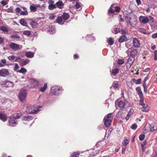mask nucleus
Instances as JSON below:
<instances>
[{"mask_svg":"<svg viewBox=\"0 0 157 157\" xmlns=\"http://www.w3.org/2000/svg\"><path fill=\"white\" fill-rule=\"evenodd\" d=\"M145 138V135L144 134L140 135L139 136V140L142 141L144 140Z\"/></svg>","mask_w":157,"mask_h":157,"instance_id":"49","label":"nucleus"},{"mask_svg":"<svg viewBox=\"0 0 157 157\" xmlns=\"http://www.w3.org/2000/svg\"><path fill=\"white\" fill-rule=\"evenodd\" d=\"M30 25L33 28H36L38 25V23L37 21H32L30 23Z\"/></svg>","mask_w":157,"mask_h":157,"instance_id":"24","label":"nucleus"},{"mask_svg":"<svg viewBox=\"0 0 157 157\" xmlns=\"http://www.w3.org/2000/svg\"><path fill=\"white\" fill-rule=\"evenodd\" d=\"M10 47L14 51L21 50L22 48V46L14 43H11L9 45Z\"/></svg>","mask_w":157,"mask_h":157,"instance_id":"5","label":"nucleus"},{"mask_svg":"<svg viewBox=\"0 0 157 157\" xmlns=\"http://www.w3.org/2000/svg\"><path fill=\"white\" fill-rule=\"evenodd\" d=\"M133 46L135 48H139L140 46V40L138 38L135 37L132 40Z\"/></svg>","mask_w":157,"mask_h":157,"instance_id":"6","label":"nucleus"},{"mask_svg":"<svg viewBox=\"0 0 157 157\" xmlns=\"http://www.w3.org/2000/svg\"><path fill=\"white\" fill-rule=\"evenodd\" d=\"M51 92L55 95H58L62 92V88L57 86H55L52 87L51 89Z\"/></svg>","mask_w":157,"mask_h":157,"instance_id":"2","label":"nucleus"},{"mask_svg":"<svg viewBox=\"0 0 157 157\" xmlns=\"http://www.w3.org/2000/svg\"><path fill=\"white\" fill-rule=\"evenodd\" d=\"M25 56L28 58H32L34 56V53L31 52H26Z\"/></svg>","mask_w":157,"mask_h":157,"instance_id":"25","label":"nucleus"},{"mask_svg":"<svg viewBox=\"0 0 157 157\" xmlns=\"http://www.w3.org/2000/svg\"><path fill=\"white\" fill-rule=\"evenodd\" d=\"M48 3L49 5L54 4V1L52 0H49L48 1Z\"/></svg>","mask_w":157,"mask_h":157,"instance_id":"64","label":"nucleus"},{"mask_svg":"<svg viewBox=\"0 0 157 157\" xmlns=\"http://www.w3.org/2000/svg\"><path fill=\"white\" fill-rule=\"evenodd\" d=\"M30 62V60L28 59H21L19 62L20 65L23 66L26 65Z\"/></svg>","mask_w":157,"mask_h":157,"instance_id":"12","label":"nucleus"},{"mask_svg":"<svg viewBox=\"0 0 157 157\" xmlns=\"http://www.w3.org/2000/svg\"><path fill=\"white\" fill-rule=\"evenodd\" d=\"M27 96V93L25 89H21L18 95L19 98L21 102L24 101Z\"/></svg>","mask_w":157,"mask_h":157,"instance_id":"4","label":"nucleus"},{"mask_svg":"<svg viewBox=\"0 0 157 157\" xmlns=\"http://www.w3.org/2000/svg\"><path fill=\"white\" fill-rule=\"evenodd\" d=\"M76 3L75 5V7L77 9H79L81 7V5L79 4L77 2H76Z\"/></svg>","mask_w":157,"mask_h":157,"instance_id":"56","label":"nucleus"},{"mask_svg":"<svg viewBox=\"0 0 157 157\" xmlns=\"http://www.w3.org/2000/svg\"><path fill=\"white\" fill-rule=\"evenodd\" d=\"M23 34L25 35L29 36L31 34V32L30 31H29L26 30L23 32Z\"/></svg>","mask_w":157,"mask_h":157,"instance_id":"42","label":"nucleus"},{"mask_svg":"<svg viewBox=\"0 0 157 157\" xmlns=\"http://www.w3.org/2000/svg\"><path fill=\"white\" fill-rule=\"evenodd\" d=\"M134 59L135 58L130 56L128 59L127 65L130 67L132 64Z\"/></svg>","mask_w":157,"mask_h":157,"instance_id":"16","label":"nucleus"},{"mask_svg":"<svg viewBox=\"0 0 157 157\" xmlns=\"http://www.w3.org/2000/svg\"><path fill=\"white\" fill-rule=\"evenodd\" d=\"M113 33L116 34L120 32V30L118 28H116L113 29Z\"/></svg>","mask_w":157,"mask_h":157,"instance_id":"47","label":"nucleus"},{"mask_svg":"<svg viewBox=\"0 0 157 157\" xmlns=\"http://www.w3.org/2000/svg\"><path fill=\"white\" fill-rule=\"evenodd\" d=\"M79 154V153L78 152H74L71 154L70 157H78Z\"/></svg>","mask_w":157,"mask_h":157,"instance_id":"38","label":"nucleus"},{"mask_svg":"<svg viewBox=\"0 0 157 157\" xmlns=\"http://www.w3.org/2000/svg\"><path fill=\"white\" fill-rule=\"evenodd\" d=\"M141 78H139V79H138L135 82L136 84H139L141 82Z\"/></svg>","mask_w":157,"mask_h":157,"instance_id":"57","label":"nucleus"},{"mask_svg":"<svg viewBox=\"0 0 157 157\" xmlns=\"http://www.w3.org/2000/svg\"><path fill=\"white\" fill-rule=\"evenodd\" d=\"M4 41V39L1 37H0V44H2L3 43Z\"/></svg>","mask_w":157,"mask_h":157,"instance_id":"62","label":"nucleus"},{"mask_svg":"<svg viewBox=\"0 0 157 157\" xmlns=\"http://www.w3.org/2000/svg\"><path fill=\"white\" fill-rule=\"evenodd\" d=\"M47 84L45 83L44 84V86L40 88V91L41 92H44L45 90L47 88Z\"/></svg>","mask_w":157,"mask_h":157,"instance_id":"33","label":"nucleus"},{"mask_svg":"<svg viewBox=\"0 0 157 157\" xmlns=\"http://www.w3.org/2000/svg\"><path fill=\"white\" fill-rule=\"evenodd\" d=\"M148 79V75H147L144 78V80L143 81V84H146L145 82Z\"/></svg>","mask_w":157,"mask_h":157,"instance_id":"59","label":"nucleus"},{"mask_svg":"<svg viewBox=\"0 0 157 157\" xmlns=\"http://www.w3.org/2000/svg\"><path fill=\"white\" fill-rule=\"evenodd\" d=\"M20 14L22 15H27L28 14V13L27 10H25L21 12Z\"/></svg>","mask_w":157,"mask_h":157,"instance_id":"46","label":"nucleus"},{"mask_svg":"<svg viewBox=\"0 0 157 157\" xmlns=\"http://www.w3.org/2000/svg\"><path fill=\"white\" fill-rule=\"evenodd\" d=\"M21 59V58L19 57L16 56L15 59H14L13 61L14 62H17L18 60Z\"/></svg>","mask_w":157,"mask_h":157,"instance_id":"60","label":"nucleus"},{"mask_svg":"<svg viewBox=\"0 0 157 157\" xmlns=\"http://www.w3.org/2000/svg\"><path fill=\"white\" fill-rule=\"evenodd\" d=\"M127 40V38L125 35H123L119 39V42L122 43L126 41Z\"/></svg>","mask_w":157,"mask_h":157,"instance_id":"26","label":"nucleus"},{"mask_svg":"<svg viewBox=\"0 0 157 157\" xmlns=\"http://www.w3.org/2000/svg\"><path fill=\"white\" fill-rule=\"evenodd\" d=\"M40 5L39 4L36 5H30V11L32 12H35L36 11L37 7H40Z\"/></svg>","mask_w":157,"mask_h":157,"instance_id":"8","label":"nucleus"},{"mask_svg":"<svg viewBox=\"0 0 157 157\" xmlns=\"http://www.w3.org/2000/svg\"><path fill=\"white\" fill-rule=\"evenodd\" d=\"M150 129L151 132H153L157 129V123H153L150 125Z\"/></svg>","mask_w":157,"mask_h":157,"instance_id":"11","label":"nucleus"},{"mask_svg":"<svg viewBox=\"0 0 157 157\" xmlns=\"http://www.w3.org/2000/svg\"><path fill=\"white\" fill-rule=\"evenodd\" d=\"M10 37L11 39H12L13 41H18L20 38V36L17 34H13L11 35Z\"/></svg>","mask_w":157,"mask_h":157,"instance_id":"14","label":"nucleus"},{"mask_svg":"<svg viewBox=\"0 0 157 157\" xmlns=\"http://www.w3.org/2000/svg\"><path fill=\"white\" fill-rule=\"evenodd\" d=\"M143 86L144 88V91L146 93L147 91V87L146 84H143Z\"/></svg>","mask_w":157,"mask_h":157,"instance_id":"52","label":"nucleus"},{"mask_svg":"<svg viewBox=\"0 0 157 157\" xmlns=\"http://www.w3.org/2000/svg\"><path fill=\"white\" fill-rule=\"evenodd\" d=\"M20 23L21 24L24 26H28L27 23L25 21V19H21L20 21Z\"/></svg>","mask_w":157,"mask_h":157,"instance_id":"29","label":"nucleus"},{"mask_svg":"<svg viewBox=\"0 0 157 157\" xmlns=\"http://www.w3.org/2000/svg\"><path fill=\"white\" fill-rule=\"evenodd\" d=\"M120 11V8L118 6H115L114 7V9H113V8L110 7V9L108 10V12L109 13H113L115 12H119Z\"/></svg>","mask_w":157,"mask_h":157,"instance_id":"10","label":"nucleus"},{"mask_svg":"<svg viewBox=\"0 0 157 157\" xmlns=\"http://www.w3.org/2000/svg\"><path fill=\"white\" fill-rule=\"evenodd\" d=\"M56 8V4L49 5L48 6V8L49 10H52Z\"/></svg>","mask_w":157,"mask_h":157,"instance_id":"37","label":"nucleus"},{"mask_svg":"<svg viewBox=\"0 0 157 157\" xmlns=\"http://www.w3.org/2000/svg\"><path fill=\"white\" fill-rule=\"evenodd\" d=\"M38 111L34 109L32 107H29L28 110L27 111V112L29 113H36Z\"/></svg>","mask_w":157,"mask_h":157,"instance_id":"19","label":"nucleus"},{"mask_svg":"<svg viewBox=\"0 0 157 157\" xmlns=\"http://www.w3.org/2000/svg\"><path fill=\"white\" fill-rule=\"evenodd\" d=\"M33 117L32 116H25L23 117L22 118V120L23 121H29L31 120H33Z\"/></svg>","mask_w":157,"mask_h":157,"instance_id":"23","label":"nucleus"},{"mask_svg":"<svg viewBox=\"0 0 157 157\" xmlns=\"http://www.w3.org/2000/svg\"><path fill=\"white\" fill-rule=\"evenodd\" d=\"M16 56L13 55L11 56H9L8 57V59L10 61H13L14 59H15Z\"/></svg>","mask_w":157,"mask_h":157,"instance_id":"44","label":"nucleus"},{"mask_svg":"<svg viewBox=\"0 0 157 157\" xmlns=\"http://www.w3.org/2000/svg\"><path fill=\"white\" fill-rule=\"evenodd\" d=\"M127 23L132 27H134L137 24V22L135 18H133L131 21L129 20L128 21H127Z\"/></svg>","mask_w":157,"mask_h":157,"instance_id":"9","label":"nucleus"},{"mask_svg":"<svg viewBox=\"0 0 157 157\" xmlns=\"http://www.w3.org/2000/svg\"><path fill=\"white\" fill-rule=\"evenodd\" d=\"M125 105L124 101H120L118 103V106L120 109H122L124 107Z\"/></svg>","mask_w":157,"mask_h":157,"instance_id":"28","label":"nucleus"},{"mask_svg":"<svg viewBox=\"0 0 157 157\" xmlns=\"http://www.w3.org/2000/svg\"><path fill=\"white\" fill-rule=\"evenodd\" d=\"M107 43L109 45H112L114 43V41L112 38L110 37L107 40Z\"/></svg>","mask_w":157,"mask_h":157,"instance_id":"36","label":"nucleus"},{"mask_svg":"<svg viewBox=\"0 0 157 157\" xmlns=\"http://www.w3.org/2000/svg\"><path fill=\"white\" fill-rule=\"evenodd\" d=\"M112 113H109L105 116L104 119V125L107 127H109L112 122Z\"/></svg>","mask_w":157,"mask_h":157,"instance_id":"1","label":"nucleus"},{"mask_svg":"<svg viewBox=\"0 0 157 157\" xmlns=\"http://www.w3.org/2000/svg\"><path fill=\"white\" fill-rule=\"evenodd\" d=\"M0 119L3 121L5 122L7 121V117L6 115L0 113Z\"/></svg>","mask_w":157,"mask_h":157,"instance_id":"21","label":"nucleus"},{"mask_svg":"<svg viewBox=\"0 0 157 157\" xmlns=\"http://www.w3.org/2000/svg\"><path fill=\"white\" fill-rule=\"evenodd\" d=\"M139 105L142 106L145 103H144V98L143 96L140 97Z\"/></svg>","mask_w":157,"mask_h":157,"instance_id":"39","label":"nucleus"},{"mask_svg":"<svg viewBox=\"0 0 157 157\" xmlns=\"http://www.w3.org/2000/svg\"><path fill=\"white\" fill-rule=\"evenodd\" d=\"M137 124L134 123L131 126V128L133 130H135L137 128Z\"/></svg>","mask_w":157,"mask_h":157,"instance_id":"50","label":"nucleus"},{"mask_svg":"<svg viewBox=\"0 0 157 157\" xmlns=\"http://www.w3.org/2000/svg\"><path fill=\"white\" fill-rule=\"evenodd\" d=\"M0 29L5 33H7L9 30L7 28L4 26H2L0 27Z\"/></svg>","mask_w":157,"mask_h":157,"instance_id":"34","label":"nucleus"},{"mask_svg":"<svg viewBox=\"0 0 157 157\" xmlns=\"http://www.w3.org/2000/svg\"><path fill=\"white\" fill-rule=\"evenodd\" d=\"M13 7L10 6L9 8L6 9V11L7 13H13Z\"/></svg>","mask_w":157,"mask_h":157,"instance_id":"41","label":"nucleus"},{"mask_svg":"<svg viewBox=\"0 0 157 157\" xmlns=\"http://www.w3.org/2000/svg\"><path fill=\"white\" fill-rule=\"evenodd\" d=\"M27 70L26 69L22 67L19 70V72L20 73L25 74L27 72Z\"/></svg>","mask_w":157,"mask_h":157,"instance_id":"40","label":"nucleus"},{"mask_svg":"<svg viewBox=\"0 0 157 157\" xmlns=\"http://www.w3.org/2000/svg\"><path fill=\"white\" fill-rule=\"evenodd\" d=\"M124 60L123 59H119L118 60L117 63L119 65H122L124 63Z\"/></svg>","mask_w":157,"mask_h":157,"instance_id":"45","label":"nucleus"},{"mask_svg":"<svg viewBox=\"0 0 157 157\" xmlns=\"http://www.w3.org/2000/svg\"><path fill=\"white\" fill-rule=\"evenodd\" d=\"M21 115V114L19 115L15 116L14 115L13 117H10L9 119V125L12 127H14L16 126L17 123L15 120L16 119L20 118Z\"/></svg>","mask_w":157,"mask_h":157,"instance_id":"3","label":"nucleus"},{"mask_svg":"<svg viewBox=\"0 0 157 157\" xmlns=\"http://www.w3.org/2000/svg\"><path fill=\"white\" fill-rule=\"evenodd\" d=\"M128 143L129 141L127 139H125L124 140L123 144V145L126 146L128 144Z\"/></svg>","mask_w":157,"mask_h":157,"instance_id":"48","label":"nucleus"},{"mask_svg":"<svg viewBox=\"0 0 157 157\" xmlns=\"http://www.w3.org/2000/svg\"><path fill=\"white\" fill-rule=\"evenodd\" d=\"M144 109L142 110V111L144 112H148L150 109V107L147 104H144L142 106Z\"/></svg>","mask_w":157,"mask_h":157,"instance_id":"20","label":"nucleus"},{"mask_svg":"<svg viewBox=\"0 0 157 157\" xmlns=\"http://www.w3.org/2000/svg\"><path fill=\"white\" fill-rule=\"evenodd\" d=\"M7 83H10V84H11V85H10V86H13V82L10 81H8V80H6L4 82V84H6Z\"/></svg>","mask_w":157,"mask_h":157,"instance_id":"51","label":"nucleus"},{"mask_svg":"<svg viewBox=\"0 0 157 157\" xmlns=\"http://www.w3.org/2000/svg\"><path fill=\"white\" fill-rule=\"evenodd\" d=\"M1 4L3 6H5L6 5L7 3L4 0H2L0 2Z\"/></svg>","mask_w":157,"mask_h":157,"instance_id":"53","label":"nucleus"},{"mask_svg":"<svg viewBox=\"0 0 157 157\" xmlns=\"http://www.w3.org/2000/svg\"><path fill=\"white\" fill-rule=\"evenodd\" d=\"M9 74L10 73L7 69H2L0 70V76L5 77Z\"/></svg>","mask_w":157,"mask_h":157,"instance_id":"7","label":"nucleus"},{"mask_svg":"<svg viewBox=\"0 0 157 157\" xmlns=\"http://www.w3.org/2000/svg\"><path fill=\"white\" fill-rule=\"evenodd\" d=\"M31 82L34 85L33 86L34 88H36L38 86L39 82L36 79H33L31 80Z\"/></svg>","mask_w":157,"mask_h":157,"instance_id":"27","label":"nucleus"},{"mask_svg":"<svg viewBox=\"0 0 157 157\" xmlns=\"http://www.w3.org/2000/svg\"><path fill=\"white\" fill-rule=\"evenodd\" d=\"M119 72V70L118 68H115L112 70L111 72V75L112 77L114 78H115L116 75L118 74Z\"/></svg>","mask_w":157,"mask_h":157,"instance_id":"13","label":"nucleus"},{"mask_svg":"<svg viewBox=\"0 0 157 157\" xmlns=\"http://www.w3.org/2000/svg\"><path fill=\"white\" fill-rule=\"evenodd\" d=\"M154 59L155 60H157V51H155L154 52Z\"/></svg>","mask_w":157,"mask_h":157,"instance_id":"54","label":"nucleus"},{"mask_svg":"<svg viewBox=\"0 0 157 157\" xmlns=\"http://www.w3.org/2000/svg\"><path fill=\"white\" fill-rule=\"evenodd\" d=\"M151 36L153 38H157V33L153 34Z\"/></svg>","mask_w":157,"mask_h":157,"instance_id":"61","label":"nucleus"},{"mask_svg":"<svg viewBox=\"0 0 157 157\" xmlns=\"http://www.w3.org/2000/svg\"><path fill=\"white\" fill-rule=\"evenodd\" d=\"M21 9L19 7H17L15 9V11L16 12L19 13L21 11Z\"/></svg>","mask_w":157,"mask_h":157,"instance_id":"63","label":"nucleus"},{"mask_svg":"<svg viewBox=\"0 0 157 157\" xmlns=\"http://www.w3.org/2000/svg\"><path fill=\"white\" fill-rule=\"evenodd\" d=\"M137 51L136 49L132 50L130 52V56L131 57L135 58V57L136 55Z\"/></svg>","mask_w":157,"mask_h":157,"instance_id":"22","label":"nucleus"},{"mask_svg":"<svg viewBox=\"0 0 157 157\" xmlns=\"http://www.w3.org/2000/svg\"><path fill=\"white\" fill-rule=\"evenodd\" d=\"M136 90L140 97L143 96V93L140 87L136 88Z\"/></svg>","mask_w":157,"mask_h":157,"instance_id":"31","label":"nucleus"},{"mask_svg":"<svg viewBox=\"0 0 157 157\" xmlns=\"http://www.w3.org/2000/svg\"><path fill=\"white\" fill-rule=\"evenodd\" d=\"M62 19L63 18L61 16L58 17L57 19V23L60 24L62 22Z\"/></svg>","mask_w":157,"mask_h":157,"instance_id":"43","label":"nucleus"},{"mask_svg":"<svg viewBox=\"0 0 157 157\" xmlns=\"http://www.w3.org/2000/svg\"><path fill=\"white\" fill-rule=\"evenodd\" d=\"M119 86V84L117 82H114L112 85V86L110 87V88L111 89L113 88L115 89H116L118 88Z\"/></svg>","mask_w":157,"mask_h":157,"instance_id":"30","label":"nucleus"},{"mask_svg":"<svg viewBox=\"0 0 157 157\" xmlns=\"http://www.w3.org/2000/svg\"><path fill=\"white\" fill-rule=\"evenodd\" d=\"M56 4V8L57 7L59 9H62L63 7V4L62 1L60 0L57 2Z\"/></svg>","mask_w":157,"mask_h":157,"instance_id":"17","label":"nucleus"},{"mask_svg":"<svg viewBox=\"0 0 157 157\" xmlns=\"http://www.w3.org/2000/svg\"><path fill=\"white\" fill-rule=\"evenodd\" d=\"M139 20L141 22L144 24L148 22L149 20L148 18L143 16H140Z\"/></svg>","mask_w":157,"mask_h":157,"instance_id":"15","label":"nucleus"},{"mask_svg":"<svg viewBox=\"0 0 157 157\" xmlns=\"http://www.w3.org/2000/svg\"><path fill=\"white\" fill-rule=\"evenodd\" d=\"M63 19L65 20H67L69 17V15L67 13H63L62 15Z\"/></svg>","mask_w":157,"mask_h":157,"instance_id":"32","label":"nucleus"},{"mask_svg":"<svg viewBox=\"0 0 157 157\" xmlns=\"http://www.w3.org/2000/svg\"><path fill=\"white\" fill-rule=\"evenodd\" d=\"M125 46L127 48L129 49L131 48V46L129 43H126L125 44Z\"/></svg>","mask_w":157,"mask_h":157,"instance_id":"58","label":"nucleus"},{"mask_svg":"<svg viewBox=\"0 0 157 157\" xmlns=\"http://www.w3.org/2000/svg\"><path fill=\"white\" fill-rule=\"evenodd\" d=\"M138 30L140 32L144 34H148L149 33L148 32L146 31V30L143 28H140Z\"/></svg>","mask_w":157,"mask_h":157,"instance_id":"35","label":"nucleus"},{"mask_svg":"<svg viewBox=\"0 0 157 157\" xmlns=\"http://www.w3.org/2000/svg\"><path fill=\"white\" fill-rule=\"evenodd\" d=\"M55 16L53 14H52L50 16L49 19L50 20H53L55 18Z\"/></svg>","mask_w":157,"mask_h":157,"instance_id":"55","label":"nucleus"},{"mask_svg":"<svg viewBox=\"0 0 157 157\" xmlns=\"http://www.w3.org/2000/svg\"><path fill=\"white\" fill-rule=\"evenodd\" d=\"M48 30L50 33V34L54 33L55 32V29L54 26L49 25L48 29Z\"/></svg>","mask_w":157,"mask_h":157,"instance_id":"18","label":"nucleus"}]
</instances>
